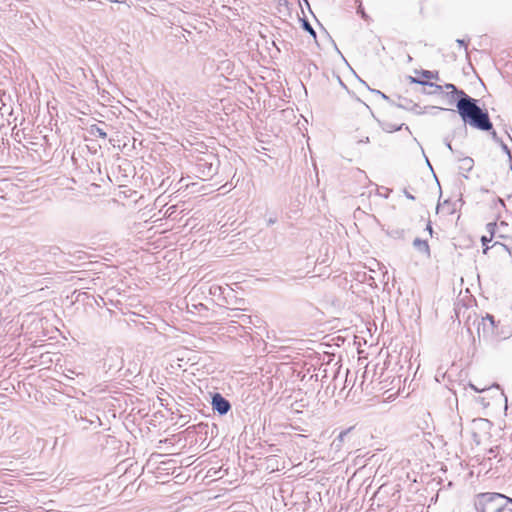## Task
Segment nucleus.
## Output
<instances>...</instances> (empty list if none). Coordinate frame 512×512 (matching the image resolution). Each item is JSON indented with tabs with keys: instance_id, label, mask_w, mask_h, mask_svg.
Returning a JSON list of instances; mask_svg holds the SVG:
<instances>
[{
	"instance_id": "1",
	"label": "nucleus",
	"mask_w": 512,
	"mask_h": 512,
	"mask_svg": "<svg viewBox=\"0 0 512 512\" xmlns=\"http://www.w3.org/2000/svg\"><path fill=\"white\" fill-rule=\"evenodd\" d=\"M457 113L462 121L479 131H491L492 124L488 112L477 105V100L460 92L456 103Z\"/></svg>"
},
{
	"instance_id": "2",
	"label": "nucleus",
	"mask_w": 512,
	"mask_h": 512,
	"mask_svg": "<svg viewBox=\"0 0 512 512\" xmlns=\"http://www.w3.org/2000/svg\"><path fill=\"white\" fill-rule=\"evenodd\" d=\"M512 499L499 493L479 494L476 512H512Z\"/></svg>"
},
{
	"instance_id": "3",
	"label": "nucleus",
	"mask_w": 512,
	"mask_h": 512,
	"mask_svg": "<svg viewBox=\"0 0 512 512\" xmlns=\"http://www.w3.org/2000/svg\"><path fill=\"white\" fill-rule=\"evenodd\" d=\"M217 159L212 154H206L198 158L196 163L197 172L202 174L203 177L210 178L217 171Z\"/></svg>"
},
{
	"instance_id": "4",
	"label": "nucleus",
	"mask_w": 512,
	"mask_h": 512,
	"mask_svg": "<svg viewBox=\"0 0 512 512\" xmlns=\"http://www.w3.org/2000/svg\"><path fill=\"white\" fill-rule=\"evenodd\" d=\"M212 408L219 415H226L228 411L231 409V404L229 401L222 397L219 393H215L212 397Z\"/></svg>"
},
{
	"instance_id": "5",
	"label": "nucleus",
	"mask_w": 512,
	"mask_h": 512,
	"mask_svg": "<svg viewBox=\"0 0 512 512\" xmlns=\"http://www.w3.org/2000/svg\"><path fill=\"white\" fill-rule=\"evenodd\" d=\"M413 246L416 250L422 253L426 258H430V247H428V243L426 240H421L419 238L414 239Z\"/></svg>"
},
{
	"instance_id": "6",
	"label": "nucleus",
	"mask_w": 512,
	"mask_h": 512,
	"mask_svg": "<svg viewBox=\"0 0 512 512\" xmlns=\"http://www.w3.org/2000/svg\"><path fill=\"white\" fill-rule=\"evenodd\" d=\"M80 421L84 423L83 429H88V426H93L94 428H97L101 425L100 418H98L97 415L92 414L90 418L87 416H80Z\"/></svg>"
},
{
	"instance_id": "7",
	"label": "nucleus",
	"mask_w": 512,
	"mask_h": 512,
	"mask_svg": "<svg viewBox=\"0 0 512 512\" xmlns=\"http://www.w3.org/2000/svg\"><path fill=\"white\" fill-rule=\"evenodd\" d=\"M88 133L93 137H99L101 139H106L107 136L106 132L97 125L90 126V128H88Z\"/></svg>"
},
{
	"instance_id": "8",
	"label": "nucleus",
	"mask_w": 512,
	"mask_h": 512,
	"mask_svg": "<svg viewBox=\"0 0 512 512\" xmlns=\"http://www.w3.org/2000/svg\"><path fill=\"white\" fill-rule=\"evenodd\" d=\"M473 169V159L466 156L460 159V170L464 172H470Z\"/></svg>"
},
{
	"instance_id": "9",
	"label": "nucleus",
	"mask_w": 512,
	"mask_h": 512,
	"mask_svg": "<svg viewBox=\"0 0 512 512\" xmlns=\"http://www.w3.org/2000/svg\"><path fill=\"white\" fill-rule=\"evenodd\" d=\"M411 82L417 83V84H421V85H429V87L435 89V91H433L435 93L442 92V86H440L438 84L430 83V82H427L425 80H418V79L413 78V77H411Z\"/></svg>"
},
{
	"instance_id": "10",
	"label": "nucleus",
	"mask_w": 512,
	"mask_h": 512,
	"mask_svg": "<svg viewBox=\"0 0 512 512\" xmlns=\"http://www.w3.org/2000/svg\"><path fill=\"white\" fill-rule=\"evenodd\" d=\"M493 237L494 236H485V235L481 237V244H482V246H484V249H482V253L486 254V252H488L489 247L486 244L491 242Z\"/></svg>"
},
{
	"instance_id": "11",
	"label": "nucleus",
	"mask_w": 512,
	"mask_h": 512,
	"mask_svg": "<svg viewBox=\"0 0 512 512\" xmlns=\"http://www.w3.org/2000/svg\"><path fill=\"white\" fill-rule=\"evenodd\" d=\"M496 228L497 224H495V222H488V224L485 225V230H487L488 236L490 237H494Z\"/></svg>"
},
{
	"instance_id": "12",
	"label": "nucleus",
	"mask_w": 512,
	"mask_h": 512,
	"mask_svg": "<svg viewBox=\"0 0 512 512\" xmlns=\"http://www.w3.org/2000/svg\"><path fill=\"white\" fill-rule=\"evenodd\" d=\"M401 127H402V125L396 126L394 124H386V126H384V131H386L387 133H393L395 131L400 130Z\"/></svg>"
},
{
	"instance_id": "13",
	"label": "nucleus",
	"mask_w": 512,
	"mask_h": 512,
	"mask_svg": "<svg viewBox=\"0 0 512 512\" xmlns=\"http://www.w3.org/2000/svg\"><path fill=\"white\" fill-rule=\"evenodd\" d=\"M422 76L424 77V79H434L437 77V73L429 70H423Z\"/></svg>"
},
{
	"instance_id": "14",
	"label": "nucleus",
	"mask_w": 512,
	"mask_h": 512,
	"mask_svg": "<svg viewBox=\"0 0 512 512\" xmlns=\"http://www.w3.org/2000/svg\"><path fill=\"white\" fill-rule=\"evenodd\" d=\"M488 322V324H490L491 326V329L494 328V317L492 315H487L484 317V319H482V324H484V326L486 325V323Z\"/></svg>"
},
{
	"instance_id": "15",
	"label": "nucleus",
	"mask_w": 512,
	"mask_h": 512,
	"mask_svg": "<svg viewBox=\"0 0 512 512\" xmlns=\"http://www.w3.org/2000/svg\"><path fill=\"white\" fill-rule=\"evenodd\" d=\"M445 88L451 89V92H453V94L457 95V97H459V98H460V92L464 93V91L457 89L454 86V84H447V85H445Z\"/></svg>"
},
{
	"instance_id": "16",
	"label": "nucleus",
	"mask_w": 512,
	"mask_h": 512,
	"mask_svg": "<svg viewBox=\"0 0 512 512\" xmlns=\"http://www.w3.org/2000/svg\"><path fill=\"white\" fill-rule=\"evenodd\" d=\"M303 28H304V30L308 31V33H310V35H312L315 38V31H314L313 27H311V25H309V23L307 21H304Z\"/></svg>"
},
{
	"instance_id": "17",
	"label": "nucleus",
	"mask_w": 512,
	"mask_h": 512,
	"mask_svg": "<svg viewBox=\"0 0 512 512\" xmlns=\"http://www.w3.org/2000/svg\"><path fill=\"white\" fill-rule=\"evenodd\" d=\"M112 3H120L125 4L127 7H131L133 5V0H109Z\"/></svg>"
},
{
	"instance_id": "18",
	"label": "nucleus",
	"mask_w": 512,
	"mask_h": 512,
	"mask_svg": "<svg viewBox=\"0 0 512 512\" xmlns=\"http://www.w3.org/2000/svg\"><path fill=\"white\" fill-rule=\"evenodd\" d=\"M491 138H493V141L496 143H503V141L497 136L496 132H491Z\"/></svg>"
},
{
	"instance_id": "19",
	"label": "nucleus",
	"mask_w": 512,
	"mask_h": 512,
	"mask_svg": "<svg viewBox=\"0 0 512 512\" xmlns=\"http://www.w3.org/2000/svg\"><path fill=\"white\" fill-rule=\"evenodd\" d=\"M499 145H500V147H502L503 152H505L506 155H508V157H510V150L507 147V145L504 142L503 143H499Z\"/></svg>"
},
{
	"instance_id": "20",
	"label": "nucleus",
	"mask_w": 512,
	"mask_h": 512,
	"mask_svg": "<svg viewBox=\"0 0 512 512\" xmlns=\"http://www.w3.org/2000/svg\"><path fill=\"white\" fill-rule=\"evenodd\" d=\"M420 109L421 108L417 104H414L413 109H411V110H413L414 112H416L418 114H421V113H423V111H421Z\"/></svg>"
},
{
	"instance_id": "21",
	"label": "nucleus",
	"mask_w": 512,
	"mask_h": 512,
	"mask_svg": "<svg viewBox=\"0 0 512 512\" xmlns=\"http://www.w3.org/2000/svg\"><path fill=\"white\" fill-rule=\"evenodd\" d=\"M457 45H459L460 47H466V41H464L463 39H457Z\"/></svg>"
},
{
	"instance_id": "22",
	"label": "nucleus",
	"mask_w": 512,
	"mask_h": 512,
	"mask_svg": "<svg viewBox=\"0 0 512 512\" xmlns=\"http://www.w3.org/2000/svg\"><path fill=\"white\" fill-rule=\"evenodd\" d=\"M405 197H407V199L411 200V201H414L415 198L413 195H411L410 193H408L407 191H405Z\"/></svg>"
},
{
	"instance_id": "23",
	"label": "nucleus",
	"mask_w": 512,
	"mask_h": 512,
	"mask_svg": "<svg viewBox=\"0 0 512 512\" xmlns=\"http://www.w3.org/2000/svg\"><path fill=\"white\" fill-rule=\"evenodd\" d=\"M276 221H277V219H276V218H268V220H267V224H268V225H272V224H274Z\"/></svg>"
},
{
	"instance_id": "24",
	"label": "nucleus",
	"mask_w": 512,
	"mask_h": 512,
	"mask_svg": "<svg viewBox=\"0 0 512 512\" xmlns=\"http://www.w3.org/2000/svg\"><path fill=\"white\" fill-rule=\"evenodd\" d=\"M472 389H474L475 392H477V393H481V392H483L485 390V388L479 389V388H477V387H475L473 385H472Z\"/></svg>"
},
{
	"instance_id": "25",
	"label": "nucleus",
	"mask_w": 512,
	"mask_h": 512,
	"mask_svg": "<svg viewBox=\"0 0 512 512\" xmlns=\"http://www.w3.org/2000/svg\"><path fill=\"white\" fill-rule=\"evenodd\" d=\"M345 435H347V431L341 432L340 436H338V439H340V441H342L344 439Z\"/></svg>"
},
{
	"instance_id": "26",
	"label": "nucleus",
	"mask_w": 512,
	"mask_h": 512,
	"mask_svg": "<svg viewBox=\"0 0 512 512\" xmlns=\"http://www.w3.org/2000/svg\"><path fill=\"white\" fill-rule=\"evenodd\" d=\"M426 230H427V231H429V234H430V235H431V233H433V230L431 229L430 222H429V223H427Z\"/></svg>"
},
{
	"instance_id": "27",
	"label": "nucleus",
	"mask_w": 512,
	"mask_h": 512,
	"mask_svg": "<svg viewBox=\"0 0 512 512\" xmlns=\"http://www.w3.org/2000/svg\"><path fill=\"white\" fill-rule=\"evenodd\" d=\"M358 13H360V15H362V18H366V14L361 8H359Z\"/></svg>"
},
{
	"instance_id": "28",
	"label": "nucleus",
	"mask_w": 512,
	"mask_h": 512,
	"mask_svg": "<svg viewBox=\"0 0 512 512\" xmlns=\"http://www.w3.org/2000/svg\"><path fill=\"white\" fill-rule=\"evenodd\" d=\"M445 147L450 149V151H452V147H451V143L450 142H445Z\"/></svg>"
},
{
	"instance_id": "29",
	"label": "nucleus",
	"mask_w": 512,
	"mask_h": 512,
	"mask_svg": "<svg viewBox=\"0 0 512 512\" xmlns=\"http://www.w3.org/2000/svg\"><path fill=\"white\" fill-rule=\"evenodd\" d=\"M377 94L383 96V98H385V95L383 93H381V91H377Z\"/></svg>"
}]
</instances>
